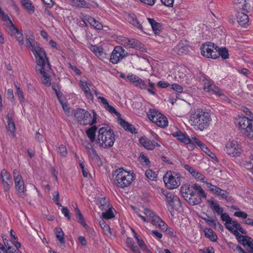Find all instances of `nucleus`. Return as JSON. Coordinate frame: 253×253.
Instances as JSON below:
<instances>
[{
  "mask_svg": "<svg viewBox=\"0 0 253 253\" xmlns=\"http://www.w3.org/2000/svg\"><path fill=\"white\" fill-rule=\"evenodd\" d=\"M115 140V135L111 128L102 127L99 129L96 143L100 147L104 149L111 147Z\"/></svg>",
  "mask_w": 253,
  "mask_h": 253,
  "instance_id": "1",
  "label": "nucleus"
},
{
  "mask_svg": "<svg viewBox=\"0 0 253 253\" xmlns=\"http://www.w3.org/2000/svg\"><path fill=\"white\" fill-rule=\"evenodd\" d=\"M113 175H115L114 181L117 186L122 188L129 186L135 178L134 173L125 170L122 168L113 171Z\"/></svg>",
  "mask_w": 253,
  "mask_h": 253,
  "instance_id": "2",
  "label": "nucleus"
},
{
  "mask_svg": "<svg viewBox=\"0 0 253 253\" xmlns=\"http://www.w3.org/2000/svg\"><path fill=\"white\" fill-rule=\"evenodd\" d=\"M93 118L91 119V115L87 111L84 109L78 108L74 110V117L77 119L78 122L81 125L85 126L89 125L92 126L96 123L97 114L92 110Z\"/></svg>",
  "mask_w": 253,
  "mask_h": 253,
  "instance_id": "3",
  "label": "nucleus"
},
{
  "mask_svg": "<svg viewBox=\"0 0 253 253\" xmlns=\"http://www.w3.org/2000/svg\"><path fill=\"white\" fill-rule=\"evenodd\" d=\"M26 42L27 45L35 56L37 64L42 65L43 60L48 58L44 49L41 47L35 40L30 37H26Z\"/></svg>",
  "mask_w": 253,
  "mask_h": 253,
  "instance_id": "4",
  "label": "nucleus"
},
{
  "mask_svg": "<svg viewBox=\"0 0 253 253\" xmlns=\"http://www.w3.org/2000/svg\"><path fill=\"white\" fill-rule=\"evenodd\" d=\"M194 119L193 123L196 129L201 131L207 128L211 120L210 114L203 111L196 113Z\"/></svg>",
  "mask_w": 253,
  "mask_h": 253,
  "instance_id": "5",
  "label": "nucleus"
},
{
  "mask_svg": "<svg viewBox=\"0 0 253 253\" xmlns=\"http://www.w3.org/2000/svg\"><path fill=\"white\" fill-rule=\"evenodd\" d=\"M242 133L250 138H253V119L246 117H239L236 119Z\"/></svg>",
  "mask_w": 253,
  "mask_h": 253,
  "instance_id": "6",
  "label": "nucleus"
},
{
  "mask_svg": "<svg viewBox=\"0 0 253 253\" xmlns=\"http://www.w3.org/2000/svg\"><path fill=\"white\" fill-rule=\"evenodd\" d=\"M127 78L130 82L133 83L136 86L139 87L142 89H147L150 93L153 95L156 94L155 89V84L151 83L150 80H148V85L146 82L136 75H129L127 77Z\"/></svg>",
  "mask_w": 253,
  "mask_h": 253,
  "instance_id": "7",
  "label": "nucleus"
},
{
  "mask_svg": "<svg viewBox=\"0 0 253 253\" xmlns=\"http://www.w3.org/2000/svg\"><path fill=\"white\" fill-rule=\"evenodd\" d=\"M161 192L166 197V205L170 212L173 211L174 209L178 210L182 207L181 202L177 196L163 189Z\"/></svg>",
  "mask_w": 253,
  "mask_h": 253,
  "instance_id": "8",
  "label": "nucleus"
},
{
  "mask_svg": "<svg viewBox=\"0 0 253 253\" xmlns=\"http://www.w3.org/2000/svg\"><path fill=\"white\" fill-rule=\"evenodd\" d=\"M181 178L179 173L171 171H168L163 177L166 186L170 189L176 188L180 185Z\"/></svg>",
  "mask_w": 253,
  "mask_h": 253,
  "instance_id": "9",
  "label": "nucleus"
},
{
  "mask_svg": "<svg viewBox=\"0 0 253 253\" xmlns=\"http://www.w3.org/2000/svg\"><path fill=\"white\" fill-rule=\"evenodd\" d=\"M194 190H197L198 194L200 196L207 198V194L198 184L195 183L192 185L185 184L183 185L180 189V192L185 200L193 192Z\"/></svg>",
  "mask_w": 253,
  "mask_h": 253,
  "instance_id": "10",
  "label": "nucleus"
},
{
  "mask_svg": "<svg viewBox=\"0 0 253 253\" xmlns=\"http://www.w3.org/2000/svg\"><path fill=\"white\" fill-rule=\"evenodd\" d=\"M37 65L40 67L39 70L40 74L43 78L42 83L46 86H50L51 84L50 77L46 73V72H48L51 69L48 58L43 59V64L42 65L37 64Z\"/></svg>",
  "mask_w": 253,
  "mask_h": 253,
  "instance_id": "11",
  "label": "nucleus"
},
{
  "mask_svg": "<svg viewBox=\"0 0 253 253\" xmlns=\"http://www.w3.org/2000/svg\"><path fill=\"white\" fill-rule=\"evenodd\" d=\"M128 53L122 46H117L111 53L110 61L113 64H117Z\"/></svg>",
  "mask_w": 253,
  "mask_h": 253,
  "instance_id": "12",
  "label": "nucleus"
},
{
  "mask_svg": "<svg viewBox=\"0 0 253 253\" xmlns=\"http://www.w3.org/2000/svg\"><path fill=\"white\" fill-rule=\"evenodd\" d=\"M144 213L147 216V218L149 221L151 222L153 225L157 227H166L164 224V221L157 215H156L153 211L148 208H145L144 210Z\"/></svg>",
  "mask_w": 253,
  "mask_h": 253,
  "instance_id": "13",
  "label": "nucleus"
},
{
  "mask_svg": "<svg viewBox=\"0 0 253 253\" xmlns=\"http://www.w3.org/2000/svg\"><path fill=\"white\" fill-rule=\"evenodd\" d=\"M224 151L228 155L236 157L241 153V149L237 141H231L226 145Z\"/></svg>",
  "mask_w": 253,
  "mask_h": 253,
  "instance_id": "14",
  "label": "nucleus"
},
{
  "mask_svg": "<svg viewBox=\"0 0 253 253\" xmlns=\"http://www.w3.org/2000/svg\"><path fill=\"white\" fill-rule=\"evenodd\" d=\"M214 43L211 42H208L202 44L201 47L202 54L207 58H213V55L215 53L213 50Z\"/></svg>",
  "mask_w": 253,
  "mask_h": 253,
  "instance_id": "15",
  "label": "nucleus"
},
{
  "mask_svg": "<svg viewBox=\"0 0 253 253\" xmlns=\"http://www.w3.org/2000/svg\"><path fill=\"white\" fill-rule=\"evenodd\" d=\"M232 227L233 230L230 231L233 233L236 237H249L246 235L247 234V231L243 229L241 224L238 223L237 221L234 223Z\"/></svg>",
  "mask_w": 253,
  "mask_h": 253,
  "instance_id": "16",
  "label": "nucleus"
},
{
  "mask_svg": "<svg viewBox=\"0 0 253 253\" xmlns=\"http://www.w3.org/2000/svg\"><path fill=\"white\" fill-rule=\"evenodd\" d=\"M186 201L191 205L194 206L201 204L202 202V198H205L198 194L197 190H194L193 192L190 195Z\"/></svg>",
  "mask_w": 253,
  "mask_h": 253,
  "instance_id": "17",
  "label": "nucleus"
},
{
  "mask_svg": "<svg viewBox=\"0 0 253 253\" xmlns=\"http://www.w3.org/2000/svg\"><path fill=\"white\" fill-rule=\"evenodd\" d=\"M183 168L187 170L195 179L205 182L206 177L200 172L196 170L193 167L189 165L184 164L182 165Z\"/></svg>",
  "mask_w": 253,
  "mask_h": 253,
  "instance_id": "18",
  "label": "nucleus"
},
{
  "mask_svg": "<svg viewBox=\"0 0 253 253\" xmlns=\"http://www.w3.org/2000/svg\"><path fill=\"white\" fill-rule=\"evenodd\" d=\"M123 42L125 45L137 49H141L144 46L143 43L134 39L124 38Z\"/></svg>",
  "mask_w": 253,
  "mask_h": 253,
  "instance_id": "19",
  "label": "nucleus"
},
{
  "mask_svg": "<svg viewBox=\"0 0 253 253\" xmlns=\"http://www.w3.org/2000/svg\"><path fill=\"white\" fill-rule=\"evenodd\" d=\"M172 135L176 137L179 141L185 144H187V143H189L191 142V139L187 133H183L180 130L172 133Z\"/></svg>",
  "mask_w": 253,
  "mask_h": 253,
  "instance_id": "20",
  "label": "nucleus"
},
{
  "mask_svg": "<svg viewBox=\"0 0 253 253\" xmlns=\"http://www.w3.org/2000/svg\"><path fill=\"white\" fill-rule=\"evenodd\" d=\"M236 18L238 23L241 26H246L249 25V16L245 13L238 11L236 14Z\"/></svg>",
  "mask_w": 253,
  "mask_h": 253,
  "instance_id": "21",
  "label": "nucleus"
},
{
  "mask_svg": "<svg viewBox=\"0 0 253 253\" xmlns=\"http://www.w3.org/2000/svg\"><path fill=\"white\" fill-rule=\"evenodd\" d=\"M220 215L221 219L225 221V225L226 228L229 231H232L233 230L232 227V225H233L234 223H235L236 220H233L228 213L225 212L223 213L222 212V213L220 214Z\"/></svg>",
  "mask_w": 253,
  "mask_h": 253,
  "instance_id": "22",
  "label": "nucleus"
},
{
  "mask_svg": "<svg viewBox=\"0 0 253 253\" xmlns=\"http://www.w3.org/2000/svg\"><path fill=\"white\" fill-rule=\"evenodd\" d=\"M148 21H149V23L150 24L152 30L153 32H154L155 34L156 35H159L160 34L163 28H162V24L160 23L156 22L154 19L153 18H147Z\"/></svg>",
  "mask_w": 253,
  "mask_h": 253,
  "instance_id": "23",
  "label": "nucleus"
},
{
  "mask_svg": "<svg viewBox=\"0 0 253 253\" xmlns=\"http://www.w3.org/2000/svg\"><path fill=\"white\" fill-rule=\"evenodd\" d=\"M120 125L123 127L124 129L126 131H129L132 134H136V128L131 124L128 123L126 120L122 119L121 118L119 119Z\"/></svg>",
  "mask_w": 253,
  "mask_h": 253,
  "instance_id": "24",
  "label": "nucleus"
},
{
  "mask_svg": "<svg viewBox=\"0 0 253 253\" xmlns=\"http://www.w3.org/2000/svg\"><path fill=\"white\" fill-rule=\"evenodd\" d=\"M153 123L162 128L166 127L168 125V121L167 117L162 113L154 121Z\"/></svg>",
  "mask_w": 253,
  "mask_h": 253,
  "instance_id": "25",
  "label": "nucleus"
},
{
  "mask_svg": "<svg viewBox=\"0 0 253 253\" xmlns=\"http://www.w3.org/2000/svg\"><path fill=\"white\" fill-rule=\"evenodd\" d=\"M127 20L129 23L132 25L133 26L137 28L138 29L143 31V26L138 21L134 15H129L127 17Z\"/></svg>",
  "mask_w": 253,
  "mask_h": 253,
  "instance_id": "26",
  "label": "nucleus"
},
{
  "mask_svg": "<svg viewBox=\"0 0 253 253\" xmlns=\"http://www.w3.org/2000/svg\"><path fill=\"white\" fill-rule=\"evenodd\" d=\"M220 56L223 59H226L229 58L228 51L226 47H221L218 52L215 51V53L212 56L213 59H216Z\"/></svg>",
  "mask_w": 253,
  "mask_h": 253,
  "instance_id": "27",
  "label": "nucleus"
},
{
  "mask_svg": "<svg viewBox=\"0 0 253 253\" xmlns=\"http://www.w3.org/2000/svg\"><path fill=\"white\" fill-rule=\"evenodd\" d=\"M164 224L166 225V227H164V226L163 227L157 226L160 230L164 231L167 235L171 237H176L177 236L176 232L172 228L169 227L165 222Z\"/></svg>",
  "mask_w": 253,
  "mask_h": 253,
  "instance_id": "28",
  "label": "nucleus"
},
{
  "mask_svg": "<svg viewBox=\"0 0 253 253\" xmlns=\"http://www.w3.org/2000/svg\"><path fill=\"white\" fill-rule=\"evenodd\" d=\"M207 203L209 204L211 209L215 211L217 214H220L222 213L223 210L220 207L217 202L211 200H207Z\"/></svg>",
  "mask_w": 253,
  "mask_h": 253,
  "instance_id": "29",
  "label": "nucleus"
},
{
  "mask_svg": "<svg viewBox=\"0 0 253 253\" xmlns=\"http://www.w3.org/2000/svg\"><path fill=\"white\" fill-rule=\"evenodd\" d=\"M139 142L148 150H152L154 149V145L153 144L152 141L147 139L145 137L142 136L140 137Z\"/></svg>",
  "mask_w": 253,
  "mask_h": 253,
  "instance_id": "30",
  "label": "nucleus"
},
{
  "mask_svg": "<svg viewBox=\"0 0 253 253\" xmlns=\"http://www.w3.org/2000/svg\"><path fill=\"white\" fill-rule=\"evenodd\" d=\"M239 242L244 246H248L251 251L250 253H253V240L252 238H237Z\"/></svg>",
  "mask_w": 253,
  "mask_h": 253,
  "instance_id": "31",
  "label": "nucleus"
},
{
  "mask_svg": "<svg viewBox=\"0 0 253 253\" xmlns=\"http://www.w3.org/2000/svg\"><path fill=\"white\" fill-rule=\"evenodd\" d=\"M96 202L101 210H107L109 206V203L108 200L105 197L98 198Z\"/></svg>",
  "mask_w": 253,
  "mask_h": 253,
  "instance_id": "32",
  "label": "nucleus"
},
{
  "mask_svg": "<svg viewBox=\"0 0 253 253\" xmlns=\"http://www.w3.org/2000/svg\"><path fill=\"white\" fill-rule=\"evenodd\" d=\"M97 129L96 126H92L86 130L87 137L89 138L90 142H93L95 140V133Z\"/></svg>",
  "mask_w": 253,
  "mask_h": 253,
  "instance_id": "33",
  "label": "nucleus"
},
{
  "mask_svg": "<svg viewBox=\"0 0 253 253\" xmlns=\"http://www.w3.org/2000/svg\"><path fill=\"white\" fill-rule=\"evenodd\" d=\"M250 0H233L234 4H241V8L243 10L248 12V9L251 7L250 3Z\"/></svg>",
  "mask_w": 253,
  "mask_h": 253,
  "instance_id": "34",
  "label": "nucleus"
},
{
  "mask_svg": "<svg viewBox=\"0 0 253 253\" xmlns=\"http://www.w3.org/2000/svg\"><path fill=\"white\" fill-rule=\"evenodd\" d=\"M90 50L99 58L103 57V48L101 46L92 45L90 47Z\"/></svg>",
  "mask_w": 253,
  "mask_h": 253,
  "instance_id": "35",
  "label": "nucleus"
},
{
  "mask_svg": "<svg viewBox=\"0 0 253 253\" xmlns=\"http://www.w3.org/2000/svg\"><path fill=\"white\" fill-rule=\"evenodd\" d=\"M15 182V187L16 191H18L19 194H22L24 192L25 187H24V183L22 179H19L17 180L14 181Z\"/></svg>",
  "mask_w": 253,
  "mask_h": 253,
  "instance_id": "36",
  "label": "nucleus"
},
{
  "mask_svg": "<svg viewBox=\"0 0 253 253\" xmlns=\"http://www.w3.org/2000/svg\"><path fill=\"white\" fill-rule=\"evenodd\" d=\"M5 246L7 249H10L13 246H16V243H20L16 241V238H3Z\"/></svg>",
  "mask_w": 253,
  "mask_h": 253,
  "instance_id": "37",
  "label": "nucleus"
},
{
  "mask_svg": "<svg viewBox=\"0 0 253 253\" xmlns=\"http://www.w3.org/2000/svg\"><path fill=\"white\" fill-rule=\"evenodd\" d=\"M200 148L209 157H210L211 159L215 160L216 162H218V160L215 155L212 152L204 143L202 145Z\"/></svg>",
  "mask_w": 253,
  "mask_h": 253,
  "instance_id": "38",
  "label": "nucleus"
},
{
  "mask_svg": "<svg viewBox=\"0 0 253 253\" xmlns=\"http://www.w3.org/2000/svg\"><path fill=\"white\" fill-rule=\"evenodd\" d=\"M132 239V238H127L126 243L128 247L134 253H141L137 246L135 245V242Z\"/></svg>",
  "mask_w": 253,
  "mask_h": 253,
  "instance_id": "39",
  "label": "nucleus"
},
{
  "mask_svg": "<svg viewBox=\"0 0 253 253\" xmlns=\"http://www.w3.org/2000/svg\"><path fill=\"white\" fill-rule=\"evenodd\" d=\"M160 114L161 113L154 109H150L147 113L149 119L153 122Z\"/></svg>",
  "mask_w": 253,
  "mask_h": 253,
  "instance_id": "40",
  "label": "nucleus"
},
{
  "mask_svg": "<svg viewBox=\"0 0 253 253\" xmlns=\"http://www.w3.org/2000/svg\"><path fill=\"white\" fill-rule=\"evenodd\" d=\"M88 22L91 26L94 27L97 30H101L103 28L102 24L93 17H90L88 18Z\"/></svg>",
  "mask_w": 253,
  "mask_h": 253,
  "instance_id": "41",
  "label": "nucleus"
},
{
  "mask_svg": "<svg viewBox=\"0 0 253 253\" xmlns=\"http://www.w3.org/2000/svg\"><path fill=\"white\" fill-rule=\"evenodd\" d=\"M89 0H71L72 3H77V5L81 7L87 8Z\"/></svg>",
  "mask_w": 253,
  "mask_h": 253,
  "instance_id": "42",
  "label": "nucleus"
},
{
  "mask_svg": "<svg viewBox=\"0 0 253 253\" xmlns=\"http://www.w3.org/2000/svg\"><path fill=\"white\" fill-rule=\"evenodd\" d=\"M0 178L1 180H2V179H3L6 181H12V177L10 174L5 169H3L1 171V173L0 174Z\"/></svg>",
  "mask_w": 253,
  "mask_h": 253,
  "instance_id": "43",
  "label": "nucleus"
},
{
  "mask_svg": "<svg viewBox=\"0 0 253 253\" xmlns=\"http://www.w3.org/2000/svg\"><path fill=\"white\" fill-rule=\"evenodd\" d=\"M7 129L12 132H14L15 130V123L13 121L11 118H10L8 115L7 116Z\"/></svg>",
  "mask_w": 253,
  "mask_h": 253,
  "instance_id": "44",
  "label": "nucleus"
},
{
  "mask_svg": "<svg viewBox=\"0 0 253 253\" xmlns=\"http://www.w3.org/2000/svg\"><path fill=\"white\" fill-rule=\"evenodd\" d=\"M1 183L2 184L3 190L4 192H8L13 185L12 181H6L5 179H2Z\"/></svg>",
  "mask_w": 253,
  "mask_h": 253,
  "instance_id": "45",
  "label": "nucleus"
},
{
  "mask_svg": "<svg viewBox=\"0 0 253 253\" xmlns=\"http://www.w3.org/2000/svg\"><path fill=\"white\" fill-rule=\"evenodd\" d=\"M145 175L152 181L156 180L157 174L150 169H148L146 171Z\"/></svg>",
  "mask_w": 253,
  "mask_h": 253,
  "instance_id": "46",
  "label": "nucleus"
},
{
  "mask_svg": "<svg viewBox=\"0 0 253 253\" xmlns=\"http://www.w3.org/2000/svg\"><path fill=\"white\" fill-rule=\"evenodd\" d=\"M16 95L17 96L18 98L19 99L20 103L22 105V103L25 102L23 91L19 87H18L16 85Z\"/></svg>",
  "mask_w": 253,
  "mask_h": 253,
  "instance_id": "47",
  "label": "nucleus"
},
{
  "mask_svg": "<svg viewBox=\"0 0 253 253\" xmlns=\"http://www.w3.org/2000/svg\"><path fill=\"white\" fill-rule=\"evenodd\" d=\"M22 4L27 10L34 11V6L30 0H22Z\"/></svg>",
  "mask_w": 253,
  "mask_h": 253,
  "instance_id": "48",
  "label": "nucleus"
},
{
  "mask_svg": "<svg viewBox=\"0 0 253 253\" xmlns=\"http://www.w3.org/2000/svg\"><path fill=\"white\" fill-rule=\"evenodd\" d=\"M107 210L106 211L102 212L103 217L106 219H109L114 217V214L111 209L108 207Z\"/></svg>",
  "mask_w": 253,
  "mask_h": 253,
  "instance_id": "49",
  "label": "nucleus"
},
{
  "mask_svg": "<svg viewBox=\"0 0 253 253\" xmlns=\"http://www.w3.org/2000/svg\"><path fill=\"white\" fill-rule=\"evenodd\" d=\"M177 53L178 54H186L188 51V48L187 46H183L182 44L178 45Z\"/></svg>",
  "mask_w": 253,
  "mask_h": 253,
  "instance_id": "50",
  "label": "nucleus"
},
{
  "mask_svg": "<svg viewBox=\"0 0 253 253\" xmlns=\"http://www.w3.org/2000/svg\"><path fill=\"white\" fill-rule=\"evenodd\" d=\"M137 242L142 251H147L148 253H151V251L149 250L147 248V246L144 243V242L140 238H135Z\"/></svg>",
  "mask_w": 253,
  "mask_h": 253,
  "instance_id": "51",
  "label": "nucleus"
},
{
  "mask_svg": "<svg viewBox=\"0 0 253 253\" xmlns=\"http://www.w3.org/2000/svg\"><path fill=\"white\" fill-rule=\"evenodd\" d=\"M224 192L221 195L222 199L225 200L227 202L234 203V200L231 196L229 195V193L226 191H224Z\"/></svg>",
  "mask_w": 253,
  "mask_h": 253,
  "instance_id": "52",
  "label": "nucleus"
},
{
  "mask_svg": "<svg viewBox=\"0 0 253 253\" xmlns=\"http://www.w3.org/2000/svg\"><path fill=\"white\" fill-rule=\"evenodd\" d=\"M105 109L109 111L110 113H114L119 119L121 118V114L118 112L113 106L110 105L109 104L105 107Z\"/></svg>",
  "mask_w": 253,
  "mask_h": 253,
  "instance_id": "53",
  "label": "nucleus"
},
{
  "mask_svg": "<svg viewBox=\"0 0 253 253\" xmlns=\"http://www.w3.org/2000/svg\"><path fill=\"white\" fill-rule=\"evenodd\" d=\"M204 182L206 183L208 188H209V190L213 193L215 194L218 190H219L220 188L215 185H212L211 183L208 182L207 181H205Z\"/></svg>",
  "mask_w": 253,
  "mask_h": 253,
  "instance_id": "54",
  "label": "nucleus"
},
{
  "mask_svg": "<svg viewBox=\"0 0 253 253\" xmlns=\"http://www.w3.org/2000/svg\"><path fill=\"white\" fill-rule=\"evenodd\" d=\"M76 217L78 222L82 224L85 228H86L88 227V225L84 221V218L81 212L79 214L78 213L76 214Z\"/></svg>",
  "mask_w": 253,
  "mask_h": 253,
  "instance_id": "55",
  "label": "nucleus"
},
{
  "mask_svg": "<svg viewBox=\"0 0 253 253\" xmlns=\"http://www.w3.org/2000/svg\"><path fill=\"white\" fill-rule=\"evenodd\" d=\"M58 152L62 157H65L67 156V148L65 146L61 144L58 147Z\"/></svg>",
  "mask_w": 253,
  "mask_h": 253,
  "instance_id": "56",
  "label": "nucleus"
},
{
  "mask_svg": "<svg viewBox=\"0 0 253 253\" xmlns=\"http://www.w3.org/2000/svg\"><path fill=\"white\" fill-rule=\"evenodd\" d=\"M204 233L206 237H217L216 235L214 234V232L211 228H206Z\"/></svg>",
  "mask_w": 253,
  "mask_h": 253,
  "instance_id": "57",
  "label": "nucleus"
},
{
  "mask_svg": "<svg viewBox=\"0 0 253 253\" xmlns=\"http://www.w3.org/2000/svg\"><path fill=\"white\" fill-rule=\"evenodd\" d=\"M99 224L104 232H108L109 233H110V227L103 219H101L99 221Z\"/></svg>",
  "mask_w": 253,
  "mask_h": 253,
  "instance_id": "58",
  "label": "nucleus"
},
{
  "mask_svg": "<svg viewBox=\"0 0 253 253\" xmlns=\"http://www.w3.org/2000/svg\"><path fill=\"white\" fill-rule=\"evenodd\" d=\"M210 86L211 88H210L209 91H212L219 96L222 95V93L218 87L213 84H212V85H211Z\"/></svg>",
  "mask_w": 253,
  "mask_h": 253,
  "instance_id": "59",
  "label": "nucleus"
},
{
  "mask_svg": "<svg viewBox=\"0 0 253 253\" xmlns=\"http://www.w3.org/2000/svg\"><path fill=\"white\" fill-rule=\"evenodd\" d=\"M9 29L11 32L12 35L16 34L17 33H19V30L15 27V26L13 24L12 21L9 20Z\"/></svg>",
  "mask_w": 253,
  "mask_h": 253,
  "instance_id": "60",
  "label": "nucleus"
},
{
  "mask_svg": "<svg viewBox=\"0 0 253 253\" xmlns=\"http://www.w3.org/2000/svg\"><path fill=\"white\" fill-rule=\"evenodd\" d=\"M171 88L179 93L182 92L183 90V87L179 84H171Z\"/></svg>",
  "mask_w": 253,
  "mask_h": 253,
  "instance_id": "61",
  "label": "nucleus"
},
{
  "mask_svg": "<svg viewBox=\"0 0 253 253\" xmlns=\"http://www.w3.org/2000/svg\"><path fill=\"white\" fill-rule=\"evenodd\" d=\"M216 222H217V219L216 217H211L210 219L208 220L207 224L212 227H216Z\"/></svg>",
  "mask_w": 253,
  "mask_h": 253,
  "instance_id": "62",
  "label": "nucleus"
},
{
  "mask_svg": "<svg viewBox=\"0 0 253 253\" xmlns=\"http://www.w3.org/2000/svg\"><path fill=\"white\" fill-rule=\"evenodd\" d=\"M200 253H214L213 248L211 246L204 248L199 250Z\"/></svg>",
  "mask_w": 253,
  "mask_h": 253,
  "instance_id": "63",
  "label": "nucleus"
},
{
  "mask_svg": "<svg viewBox=\"0 0 253 253\" xmlns=\"http://www.w3.org/2000/svg\"><path fill=\"white\" fill-rule=\"evenodd\" d=\"M234 215L236 217H241L245 220L248 218H247V213L242 211L235 212Z\"/></svg>",
  "mask_w": 253,
  "mask_h": 253,
  "instance_id": "64",
  "label": "nucleus"
}]
</instances>
